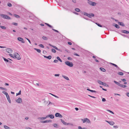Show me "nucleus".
Returning <instances> with one entry per match:
<instances>
[{
  "instance_id": "2eb2a0df",
  "label": "nucleus",
  "mask_w": 129,
  "mask_h": 129,
  "mask_svg": "<svg viewBox=\"0 0 129 129\" xmlns=\"http://www.w3.org/2000/svg\"><path fill=\"white\" fill-rule=\"evenodd\" d=\"M118 24L121 26H125V25L124 23L122 22H118Z\"/></svg>"
},
{
  "instance_id": "1a4fd4ad",
  "label": "nucleus",
  "mask_w": 129,
  "mask_h": 129,
  "mask_svg": "<svg viewBox=\"0 0 129 129\" xmlns=\"http://www.w3.org/2000/svg\"><path fill=\"white\" fill-rule=\"evenodd\" d=\"M6 50L7 52L9 53H12L13 51L12 50L11 48H7Z\"/></svg>"
},
{
  "instance_id": "37998d69",
  "label": "nucleus",
  "mask_w": 129,
  "mask_h": 129,
  "mask_svg": "<svg viewBox=\"0 0 129 129\" xmlns=\"http://www.w3.org/2000/svg\"><path fill=\"white\" fill-rule=\"evenodd\" d=\"M78 129H87V128L85 127L82 128L81 126H79L78 127Z\"/></svg>"
},
{
  "instance_id": "4c0bfd02",
  "label": "nucleus",
  "mask_w": 129,
  "mask_h": 129,
  "mask_svg": "<svg viewBox=\"0 0 129 129\" xmlns=\"http://www.w3.org/2000/svg\"><path fill=\"white\" fill-rule=\"evenodd\" d=\"M0 27L2 29H6V28L5 27L3 26H0Z\"/></svg>"
},
{
  "instance_id": "13d9d810",
  "label": "nucleus",
  "mask_w": 129,
  "mask_h": 129,
  "mask_svg": "<svg viewBox=\"0 0 129 129\" xmlns=\"http://www.w3.org/2000/svg\"><path fill=\"white\" fill-rule=\"evenodd\" d=\"M121 80L123 82H125L126 81V79H121Z\"/></svg>"
},
{
  "instance_id": "20e7f679",
  "label": "nucleus",
  "mask_w": 129,
  "mask_h": 129,
  "mask_svg": "<svg viewBox=\"0 0 129 129\" xmlns=\"http://www.w3.org/2000/svg\"><path fill=\"white\" fill-rule=\"evenodd\" d=\"M88 1H89L88 2V4H89L90 5L93 6H94L96 5V4L95 2L89 1L90 0H88Z\"/></svg>"
},
{
  "instance_id": "6e6d98bb",
  "label": "nucleus",
  "mask_w": 129,
  "mask_h": 129,
  "mask_svg": "<svg viewBox=\"0 0 129 129\" xmlns=\"http://www.w3.org/2000/svg\"><path fill=\"white\" fill-rule=\"evenodd\" d=\"M90 13V14H91V17L92 16V17H94V14L93 13Z\"/></svg>"
},
{
  "instance_id": "0e129e2a",
  "label": "nucleus",
  "mask_w": 129,
  "mask_h": 129,
  "mask_svg": "<svg viewBox=\"0 0 129 129\" xmlns=\"http://www.w3.org/2000/svg\"><path fill=\"white\" fill-rule=\"evenodd\" d=\"M68 43L69 45H71L72 44V43L70 42H68Z\"/></svg>"
},
{
  "instance_id": "aec40b11",
  "label": "nucleus",
  "mask_w": 129,
  "mask_h": 129,
  "mask_svg": "<svg viewBox=\"0 0 129 129\" xmlns=\"http://www.w3.org/2000/svg\"><path fill=\"white\" fill-rule=\"evenodd\" d=\"M99 26L101 27H105V26H102V25H101L99 23H95Z\"/></svg>"
},
{
  "instance_id": "4be33fe9",
  "label": "nucleus",
  "mask_w": 129,
  "mask_h": 129,
  "mask_svg": "<svg viewBox=\"0 0 129 129\" xmlns=\"http://www.w3.org/2000/svg\"><path fill=\"white\" fill-rule=\"evenodd\" d=\"M45 23L46 25L47 26H48L49 27L51 28H53L52 26L51 25H50L49 24L47 23Z\"/></svg>"
},
{
  "instance_id": "473e14b6",
  "label": "nucleus",
  "mask_w": 129,
  "mask_h": 129,
  "mask_svg": "<svg viewBox=\"0 0 129 129\" xmlns=\"http://www.w3.org/2000/svg\"><path fill=\"white\" fill-rule=\"evenodd\" d=\"M97 82L99 83L101 85H102L103 83V82H102L100 80H98V81Z\"/></svg>"
},
{
  "instance_id": "a18cd8bd",
  "label": "nucleus",
  "mask_w": 129,
  "mask_h": 129,
  "mask_svg": "<svg viewBox=\"0 0 129 129\" xmlns=\"http://www.w3.org/2000/svg\"><path fill=\"white\" fill-rule=\"evenodd\" d=\"M107 111H108L110 113H112V114H114V112H112V111H111V110H107Z\"/></svg>"
},
{
  "instance_id": "dca6fc26",
  "label": "nucleus",
  "mask_w": 129,
  "mask_h": 129,
  "mask_svg": "<svg viewBox=\"0 0 129 129\" xmlns=\"http://www.w3.org/2000/svg\"><path fill=\"white\" fill-rule=\"evenodd\" d=\"M113 25L116 28H120L119 26L117 24L114 23L113 24Z\"/></svg>"
},
{
  "instance_id": "bb28decb",
  "label": "nucleus",
  "mask_w": 129,
  "mask_h": 129,
  "mask_svg": "<svg viewBox=\"0 0 129 129\" xmlns=\"http://www.w3.org/2000/svg\"><path fill=\"white\" fill-rule=\"evenodd\" d=\"M56 58L58 60H59L60 62H62V60L59 56L57 57H56Z\"/></svg>"
},
{
  "instance_id": "6ab92c4d",
  "label": "nucleus",
  "mask_w": 129,
  "mask_h": 129,
  "mask_svg": "<svg viewBox=\"0 0 129 129\" xmlns=\"http://www.w3.org/2000/svg\"><path fill=\"white\" fill-rule=\"evenodd\" d=\"M85 16H87L89 18H91V16L90 14V13L89 14L86 13Z\"/></svg>"
},
{
  "instance_id": "3c124183",
  "label": "nucleus",
  "mask_w": 129,
  "mask_h": 129,
  "mask_svg": "<svg viewBox=\"0 0 129 129\" xmlns=\"http://www.w3.org/2000/svg\"><path fill=\"white\" fill-rule=\"evenodd\" d=\"M50 94H51V95H53V96L56 97V98H58V97L56 95H55L53 94H52V93H49Z\"/></svg>"
},
{
  "instance_id": "5fc2aeb1",
  "label": "nucleus",
  "mask_w": 129,
  "mask_h": 129,
  "mask_svg": "<svg viewBox=\"0 0 129 129\" xmlns=\"http://www.w3.org/2000/svg\"><path fill=\"white\" fill-rule=\"evenodd\" d=\"M67 59L69 60H72V58L71 57H69Z\"/></svg>"
},
{
  "instance_id": "052dcab7",
  "label": "nucleus",
  "mask_w": 129,
  "mask_h": 129,
  "mask_svg": "<svg viewBox=\"0 0 129 129\" xmlns=\"http://www.w3.org/2000/svg\"><path fill=\"white\" fill-rule=\"evenodd\" d=\"M73 125V124H72L70 123H67V125Z\"/></svg>"
},
{
  "instance_id": "393cba45",
  "label": "nucleus",
  "mask_w": 129,
  "mask_h": 129,
  "mask_svg": "<svg viewBox=\"0 0 129 129\" xmlns=\"http://www.w3.org/2000/svg\"><path fill=\"white\" fill-rule=\"evenodd\" d=\"M13 16L17 18H20V16L18 15L14 14Z\"/></svg>"
},
{
  "instance_id": "ea45409f",
  "label": "nucleus",
  "mask_w": 129,
  "mask_h": 129,
  "mask_svg": "<svg viewBox=\"0 0 129 129\" xmlns=\"http://www.w3.org/2000/svg\"><path fill=\"white\" fill-rule=\"evenodd\" d=\"M51 55H49L48 56H47V58H46L49 59H51Z\"/></svg>"
},
{
  "instance_id": "9d476101",
  "label": "nucleus",
  "mask_w": 129,
  "mask_h": 129,
  "mask_svg": "<svg viewBox=\"0 0 129 129\" xmlns=\"http://www.w3.org/2000/svg\"><path fill=\"white\" fill-rule=\"evenodd\" d=\"M51 121H52L51 120H46L41 121L40 122L42 123H45L47 122H51Z\"/></svg>"
},
{
  "instance_id": "338daca9",
  "label": "nucleus",
  "mask_w": 129,
  "mask_h": 129,
  "mask_svg": "<svg viewBox=\"0 0 129 129\" xmlns=\"http://www.w3.org/2000/svg\"><path fill=\"white\" fill-rule=\"evenodd\" d=\"M6 97H7V99L8 98H10L9 96V95L8 94H7V95H6Z\"/></svg>"
},
{
  "instance_id": "49530a36",
  "label": "nucleus",
  "mask_w": 129,
  "mask_h": 129,
  "mask_svg": "<svg viewBox=\"0 0 129 129\" xmlns=\"http://www.w3.org/2000/svg\"><path fill=\"white\" fill-rule=\"evenodd\" d=\"M39 46L41 47L42 48H44V45L42 44H40L39 45Z\"/></svg>"
},
{
  "instance_id": "e2e57ef3",
  "label": "nucleus",
  "mask_w": 129,
  "mask_h": 129,
  "mask_svg": "<svg viewBox=\"0 0 129 129\" xmlns=\"http://www.w3.org/2000/svg\"><path fill=\"white\" fill-rule=\"evenodd\" d=\"M59 74H55V76H59Z\"/></svg>"
},
{
  "instance_id": "69168bd1",
  "label": "nucleus",
  "mask_w": 129,
  "mask_h": 129,
  "mask_svg": "<svg viewBox=\"0 0 129 129\" xmlns=\"http://www.w3.org/2000/svg\"><path fill=\"white\" fill-rule=\"evenodd\" d=\"M60 120L61 121V122L63 124V123H64V122H65V121H64L62 119H61Z\"/></svg>"
},
{
  "instance_id": "f8f14e48",
  "label": "nucleus",
  "mask_w": 129,
  "mask_h": 129,
  "mask_svg": "<svg viewBox=\"0 0 129 129\" xmlns=\"http://www.w3.org/2000/svg\"><path fill=\"white\" fill-rule=\"evenodd\" d=\"M83 119H82V120L83 121V123L85 122H86L87 121H87V122H89L90 121L87 118H85V119H83Z\"/></svg>"
},
{
  "instance_id": "f3484780",
  "label": "nucleus",
  "mask_w": 129,
  "mask_h": 129,
  "mask_svg": "<svg viewBox=\"0 0 129 129\" xmlns=\"http://www.w3.org/2000/svg\"><path fill=\"white\" fill-rule=\"evenodd\" d=\"M47 118L46 117H39L38 118V119H41V120H44L45 119Z\"/></svg>"
},
{
  "instance_id": "4468645a",
  "label": "nucleus",
  "mask_w": 129,
  "mask_h": 129,
  "mask_svg": "<svg viewBox=\"0 0 129 129\" xmlns=\"http://www.w3.org/2000/svg\"><path fill=\"white\" fill-rule=\"evenodd\" d=\"M110 63V64H111L112 65H113V66H114V67H115L117 68L118 69H120L119 68L116 64L114 63Z\"/></svg>"
},
{
  "instance_id": "bf43d9fd",
  "label": "nucleus",
  "mask_w": 129,
  "mask_h": 129,
  "mask_svg": "<svg viewBox=\"0 0 129 129\" xmlns=\"http://www.w3.org/2000/svg\"><path fill=\"white\" fill-rule=\"evenodd\" d=\"M26 39L28 41V42L29 43L31 44V42L30 40L28 38H26Z\"/></svg>"
},
{
  "instance_id": "b1692460",
  "label": "nucleus",
  "mask_w": 129,
  "mask_h": 129,
  "mask_svg": "<svg viewBox=\"0 0 129 129\" xmlns=\"http://www.w3.org/2000/svg\"><path fill=\"white\" fill-rule=\"evenodd\" d=\"M34 49V50H36L39 53H40L41 52V50L40 49H38L36 48H35Z\"/></svg>"
},
{
  "instance_id": "e433bc0d",
  "label": "nucleus",
  "mask_w": 129,
  "mask_h": 129,
  "mask_svg": "<svg viewBox=\"0 0 129 129\" xmlns=\"http://www.w3.org/2000/svg\"><path fill=\"white\" fill-rule=\"evenodd\" d=\"M42 39L45 40H48L47 38L45 36H43L42 37Z\"/></svg>"
},
{
  "instance_id": "a211bd4d",
  "label": "nucleus",
  "mask_w": 129,
  "mask_h": 129,
  "mask_svg": "<svg viewBox=\"0 0 129 129\" xmlns=\"http://www.w3.org/2000/svg\"><path fill=\"white\" fill-rule=\"evenodd\" d=\"M62 77L67 80H69V78L65 76L62 75Z\"/></svg>"
},
{
  "instance_id": "774afa93",
  "label": "nucleus",
  "mask_w": 129,
  "mask_h": 129,
  "mask_svg": "<svg viewBox=\"0 0 129 129\" xmlns=\"http://www.w3.org/2000/svg\"><path fill=\"white\" fill-rule=\"evenodd\" d=\"M126 95L128 97H129V93L127 92L126 93Z\"/></svg>"
},
{
  "instance_id": "5701e85b",
  "label": "nucleus",
  "mask_w": 129,
  "mask_h": 129,
  "mask_svg": "<svg viewBox=\"0 0 129 129\" xmlns=\"http://www.w3.org/2000/svg\"><path fill=\"white\" fill-rule=\"evenodd\" d=\"M80 12L81 14L84 15L85 16L86 15V12H85L84 11H80Z\"/></svg>"
},
{
  "instance_id": "9b49d317",
  "label": "nucleus",
  "mask_w": 129,
  "mask_h": 129,
  "mask_svg": "<svg viewBox=\"0 0 129 129\" xmlns=\"http://www.w3.org/2000/svg\"><path fill=\"white\" fill-rule=\"evenodd\" d=\"M106 121L107 122V123H108L110 124L111 125H113L115 124L114 122L112 121H109L106 120Z\"/></svg>"
},
{
  "instance_id": "72a5a7b5",
  "label": "nucleus",
  "mask_w": 129,
  "mask_h": 129,
  "mask_svg": "<svg viewBox=\"0 0 129 129\" xmlns=\"http://www.w3.org/2000/svg\"><path fill=\"white\" fill-rule=\"evenodd\" d=\"M3 58L4 59V60L5 61V62H8L9 61V60L5 58L4 57H3Z\"/></svg>"
},
{
  "instance_id": "603ef678",
  "label": "nucleus",
  "mask_w": 129,
  "mask_h": 129,
  "mask_svg": "<svg viewBox=\"0 0 129 129\" xmlns=\"http://www.w3.org/2000/svg\"><path fill=\"white\" fill-rule=\"evenodd\" d=\"M53 62L55 63H57L58 62V60L56 59H55L54 60Z\"/></svg>"
},
{
  "instance_id": "2f4dec72",
  "label": "nucleus",
  "mask_w": 129,
  "mask_h": 129,
  "mask_svg": "<svg viewBox=\"0 0 129 129\" xmlns=\"http://www.w3.org/2000/svg\"><path fill=\"white\" fill-rule=\"evenodd\" d=\"M4 127L6 129H10V127H9L8 126L6 125H4Z\"/></svg>"
},
{
  "instance_id": "79ce46f5",
  "label": "nucleus",
  "mask_w": 129,
  "mask_h": 129,
  "mask_svg": "<svg viewBox=\"0 0 129 129\" xmlns=\"http://www.w3.org/2000/svg\"><path fill=\"white\" fill-rule=\"evenodd\" d=\"M21 91L20 90L19 91L18 93H16V95H20L21 94Z\"/></svg>"
},
{
  "instance_id": "423d86ee",
  "label": "nucleus",
  "mask_w": 129,
  "mask_h": 129,
  "mask_svg": "<svg viewBox=\"0 0 129 129\" xmlns=\"http://www.w3.org/2000/svg\"><path fill=\"white\" fill-rule=\"evenodd\" d=\"M55 116L56 117H59L60 118H62V115L60 113H56L55 114Z\"/></svg>"
},
{
  "instance_id": "ddd939ff",
  "label": "nucleus",
  "mask_w": 129,
  "mask_h": 129,
  "mask_svg": "<svg viewBox=\"0 0 129 129\" xmlns=\"http://www.w3.org/2000/svg\"><path fill=\"white\" fill-rule=\"evenodd\" d=\"M121 32L126 34H128L129 33V31H128L124 30H122L121 31Z\"/></svg>"
},
{
  "instance_id": "6e6552de",
  "label": "nucleus",
  "mask_w": 129,
  "mask_h": 129,
  "mask_svg": "<svg viewBox=\"0 0 129 129\" xmlns=\"http://www.w3.org/2000/svg\"><path fill=\"white\" fill-rule=\"evenodd\" d=\"M16 102L18 103H21L22 102V99L20 98H19L17 99L16 100Z\"/></svg>"
},
{
  "instance_id": "58836bf2",
  "label": "nucleus",
  "mask_w": 129,
  "mask_h": 129,
  "mask_svg": "<svg viewBox=\"0 0 129 129\" xmlns=\"http://www.w3.org/2000/svg\"><path fill=\"white\" fill-rule=\"evenodd\" d=\"M118 74L122 76L123 75V74L122 72H119L118 73Z\"/></svg>"
},
{
  "instance_id": "c756f323",
  "label": "nucleus",
  "mask_w": 129,
  "mask_h": 129,
  "mask_svg": "<svg viewBox=\"0 0 129 129\" xmlns=\"http://www.w3.org/2000/svg\"><path fill=\"white\" fill-rule=\"evenodd\" d=\"M102 85L106 87H109V86L108 84L104 82H103Z\"/></svg>"
},
{
  "instance_id": "f257e3e1",
  "label": "nucleus",
  "mask_w": 129,
  "mask_h": 129,
  "mask_svg": "<svg viewBox=\"0 0 129 129\" xmlns=\"http://www.w3.org/2000/svg\"><path fill=\"white\" fill-rule=\"evenodd\" d=\"M0 16L4 19H11V18L8 15L4 14H0Z\"/></svg>"
},
{
  "instance_id": "f03ea898",
  "label": "nucleus",
  "mask_w": 129,
  "mask_h": 129,
  "mask_svg": "<svg viewBox=\"0 0 129 129\" xmlns=\"http://www.w3.org/2000/svg\"><path fill=\"white\" fill-rule=\"evenodd\" d=\"M65 63L66 65L70 67H72L73 66V64L72 62L68 61H65Z\"/></svg>"
},
{
  "instance_id": "a19ab883",
  "label": "nucleus",
  "mask_w": 129,
  "mask_h": 129,
  "mask_svg": "<svg viewBox=\"0 0 129 129\" xmlns=\"http://www.w3.org/2000/svg\"><path fill=\"white\" fill-rule=\"evenodd\" d=\"M2 92L4 93V94L5 95H6H6H7V94H8V93L6 92V91H3Z\"/></svg>"
},
{
  "instance_id": "680f3d73",
  "label": "nucleus",
  "mask_w": 129,
  "mask_h": 129,
  "mask_svg": "<svg viewBox=\"0 0 129 129\" xmlns=\"http://www.w3.org/2000/svg\"><path fill=\"white\" fill-rule=\"evenodd\" d=\"M113 127L115 128H117L118 127V126H113Z\"/></svg>"
},
{
  "instance_id": "8fccbe9b",
  "label": "nucleus",
  "mask_w": 129,
  "mask_h": 129,
  "mask_svg": "<svg viewBox=\"0 0 129 129\" xmlns=\"http://www.w3.org/2000/svg\"><path fill=\"white\" fill-rule=\"evenodd\" d=\"M12 24L13 25L17 26L18 25V23H17L13 22L12 23Z\"/></svg>"
},
{
  "instance_id": "864d4df0",
  "label": "nucleus",
  "mask_w": 129,
  "mask_h": 129,
  "mask_svg": "<svg viewBox=\"0 0 129 129\" xmlns=\"http://www.w3.org/2000/svg\"><path fill=\"white\" fill-rule=\"evenodd\" d=\"M102 101L103 102H104L106 101V100L105 98H103L102 99Z\"/></svg>"
},
{
  "instance_id": "cd10ccee",
  "label": "nucleus",
  "mask_w": 129,
  "mask_h": 129,
  "mask_svg": "<svg viewBox=\"0 0 129 129\" xmlns=\"http://www.w3.org/2000/svg\"><path fill=\"white\" fill-rule=\"evenodd\" d=\"M0 88L2 90H4L6 91H7V89L2 87H0Z\"/></svg>"
},
{
  "instance_id": "c03bdc74",
  "label": "nucleus",
  "mask_w": 129,
  "mask_h": 129,
  "mask_svg": "<svg viewBox=\"0 0 129 129\" xmlns=\"http://www.w3.org/2000/svg\"><path fill=\"white\" fill-rule=\"evenodd\" d=\"M51 51L52 52H53L54 53H55L56 52V50L54 49H51Z\"/></svg>"
},
{
  "instance_id": "09e8293b",
  "label": "nucleus",
  "mask_w": 129,
  "mask_h": 129,
  "mask_svg": "<svg viewBox=\"0 0 129 129\" xmlns=\"http://www.w3.org/2000/svg\"><path fill=\"white\" fill-rule=\"evenodd\" d=\"M52 30H53V31H54L57 32L58 33H59V32L57 30H55V29H54L52 28Z\"/></svg>"
},
{
  "instance_id": "4d7b16f0",
  "label": "nucleus",
  "mask_w": 129,
  "mask_h": 129,
  "mask_svg": "<svg viewBox=\"0 0 129 129\" xmlns=\"http://www.w3.org/2000/svg\"><path fill=\"white\" fill-rule=\"evenodd\" d=\"M74 55L78 56H80V55L79 54L76 53H74Z\"/></svg>"
},
{
  "instance_id": "de8ad7c7",
  "label": "nucleus",
  "mask_w": 129,
  "mask_h": 129,
  "mask_svg": "<svg viewBox=\"0 0 129 129\" xmlns=\"http://www.w3.org/2000/svg\"><path fill=\"white\" fill-rule=\"evenodd\" d=\"M9 103H11L10 99V98H8L7 99Z\"/></svg>"
},
{
  "instance_id": "39448f33",
  "label": "nucleus",
  "mask_w": 129,
  "mask_h": 129,
  "mask_svg": "<svg viewBox=\"0 0 129 129\" xmlns=\"http://www.w3.org/2000/svg\"><path fill=\"white\" fill-rule=\"evenodd\" d=\"M17 39L18 41L21 42L22 43H25V42L24 41L23 39L22 38L20 37H18Z\"/></svg>"
},
{
  "instance_id": "c9c22d12",
  "label": "nucleus",
  "mask_w": 129,
  "mask_h": 129,
  "mask_svg": "<svg viewBox=\"0 0 129 129\" xmlns=\"http://www.w3.org/2000/svg\"><path fill=\"white\" fill-rule=\"evenodd\" d=\"M7 5L9 7H11L12 6V4L9 3H8L7 4Z\"/></svg>"
},
{
  "instance_id": "c85d7f7f",
  "label": "nucleus",
  "mask_w": 129,
  "mask_h": 129,
  "mask_svg": "<svg viewBox=\"0 0 129 129\" xmlns=\"http://www.w3.org/2000/svg\"><path fill=\"white\" fill-rule=\"evenodd\" d=\"M114 82L116 84L118 85L119 86H120V84L119 83V82H117V81H114Z\"/></svg>"
},
{
  "instance_id": "f704fd0d",
  "label": "nucleus",
  "mask_w": 129,
  "mask_h": 129,
  "mask_svg": "<svg viewBox=\"0 0 129 129\" xmlns=\"http://www.w3.org/2000/svg\"><path fill=\"white\" fill-rule=\"evenodd\" d=\"M75 10L77 12H80L81 11L80 9L78 8H76L75 9Z\"/></svg>"
},
{
  "instance_id": "7ed1b4c3",
  "label": "nucleus",
  "mask_w": 129,
  "mask_h": 129,
  "mask_svg": "<svg viewBox=\"0 0 129 129\" xmlns=\"http://www.w3.org/2000/svg\"><path fill=\"white\" fill-rule=\"evenodd\" d=\"M13 58H17V59L19 60L20 59V58L19 55L17 53H16L15 55H14Z\"/></svg>"
},
{
  "instance_id": "a878e982",
  "label": "nucleus",
  "mask_w": 129,
  "mask_h": 129,
  "mask_svg": "<svg viewBox=\"0 0 129 129\" xmlns=\"http://www.w3.org/2000/svg\"><path fill=\"white\" fill-rule=\"evenodd\" d=\"M119 86L120 87H121L123 88L126 87L127 86L126 85H123V84H120Z\"/></svg>"
},
{
  "instance_id": "412c9836",
  "label": "nucleus",
  "mask_w": 129,
  "mask_h": 129,
  "mask_svg": "<svg viewBox=\"0 0 129 129\" xmlns=\"http://www.w3.org/2000/svg\"><path fill=\"white\" fill-rule=\"evenodd\" d=\"M100 70L103 72H105L106 71V70L103 68H100Z\"/></svg>"
},
{
  "instance_id": "0eeeda50",
  "label": "nucleus",
  "mask_w": 129,
  "mask_h": 129,
  "mask_svg": "<svg viewBox=\"0 0 129 129\" xmlns=\"http://www.w3.org/2000/svg\"><path fill=\"white\" fill-rule=\"evenodd\" d=\"M54 116L53 115L51 114H49L46 116V118L50 117V118L52 119L54 118Z\"/></svg>"
},
{
  "instance_id": "7c9ffc66",
  "label": "nucleus",
  "mask_w": 129,
  "mask_h": 129,
  "mask_svg": "<svg viewBox=\"0 0 129 129\" xmlns=\"http://www.w3.org/2000/svg\"><path fill=\"white\" fill-rule=\"evenodd\" d=\"M57 125V124L56 123H54L53 124V126L56 128H58Z\"/></svg>"
}]
</instances>
